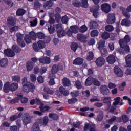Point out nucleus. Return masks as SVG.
Masks as SVG:
<instances>
[{
    "instance_id": "44",
    "label": "nucleus",
    "mask_w": 131,
    "mask_h": 131,
    "mask_svg": "<svg viewBox=\"0 0 131 131\" xmlns=\"http://www.w3.org/2000/svg\"><path fill=\"white\" fill-rule=\"evenodd\" d=\"M79 31L81 33H84V32L88 31V27L85 25L81 26L79 28Z\"/></svg>"
},
{
    "instance_id": "23",
    "label": "nucleus",
    "mask_w": 131,
    "mask_h": 131,
    "mask_svg": "<svg viewBox=\"0 0 131 131\" xmlns=\"http://www.w3.org/2000/svg\"><path fill=\"white\" fill-rule=\"evenodd\" d=\"M8 64H9V61L7 58H3L0 60L1 67H7Z\"/></svg>"
},
{
    "instance_id": "31",
    "label": "nucleus",
    "mask_w": 131,
    "mask_h": 131,
    "mask_svg": "<svg viewBox=\"0 0 131 131\" xmlns=\"http://www.w3.org/2000/svg\"><path fill=\"white\" fill-rule=\"evenodd\" d=\"M65 35H66V31H65L63 29L57 31V36L58 37H63V36H65Z\"/></svg>"
},
{
    "instance_id": "51",
    "label": "nucleus",
    "mask_w": 131,
    "mask_h": 131,
    "mask_svg": "<svg viewBox=\"0 0 131 131\" xmlns=\"http://www.w3.org/2000/svg\"><path fill=\"white\" fill-rule=\"evenodd\" d=\"M94 59V53L92 52H90L87 56L88 61H92Z\"/></svg>"
},
{
    "instance_id": "41",
    "label": "nucleus",
    "mask_w": 131,
    "mask_h": 131,
    "mask_svg": "<svg viewBox=\"0 0 131 131\" xmlns=\"http://www.w3.org/2000/svg\"><path fill=\"white\" fill-rule=\"evenodd\" d=\"M31 131H39V125L38 122H35L33 124Z\"/></svg>"
},
{
    "instance_id": "63",
    "label": "nucleus",
    "mask_w": 131,
    "mask_h": 131,
    "mask_svg": "<svg viewBox=\"0 0 131 131\" xmlns=\"http://www.w3.org/2000/svg\"><path fill=\"white\" fill-rule=\"evenodd\" d=\"M30 79L32 82H35L36 81V76L34 74H31L30 76Z\"/></svg>"
},
{
    "instance_id": "30",
    "label": "nucleus",
    "mask_w": 131,
    "mask_h": 131,
    "mask_svg": "<svg viewBox=\"0 0 131 131\" xmlns=\"http://www.w3.org/2000/svg\"><path fill=\"white\" fill-rule=\"evenodd\" d=\"M59 92L61 94L63 95V96H68V95H69L68 91L66 90L65 88L62 86L59 88Z\"/></svg>"
},
{
    "instance_id": "7",
    "label": "nucleus",
    "mask_w": 131,
    "mask_h": 131,
    "mask_svg": "<svg viewBox=\"0 0 131 131\" xmlns=\"http://www.w3.org/2000/svg\"><path fill=\"white\" fill-rule=\"evenodd\" d=\"M114 54H111L109 55L107 58H106V61L108 64H114L116 62V56H115V54L116 53L114 52Z\"/></svg>"
},
{
    "instance_id": "57",
    "label": "nucleus",
    "mask_w": 131,
    "mask_h": 131,
    "mask_svg": "<svg viewBox=\"0 0 131 131\" xmlns=\"http://www.w3.org/2000/svg\"><path fill=\"white\" fill-rule=\"evenodd\" d=\"M35 103H37V104H39V103H40V100L38 98H36L35 99H32L30 101V104L31 105H34Z\"/></svg>"
},
{
    "instance_id": "37",
    "label": "nucleus",
    "mask_w": 131,
    "mask_h": 131,
    "mask_svg": "<svg viewBox=\"0 0 131 131\" xmlns=\"http://www.w3.org/2000/svg\"><path fill=\"white\" fill-rule=\"evenodd\" d=\"M24 38L26 43H27L28 45L29 43H31L32 39L31 38L30 36L28 34L26 35Z\"/></svg>"
},
{
    "instance_id": "18",
    "label": "nucleus",
    "mask_w": 131,
    "mask_h": 131,
    "mask_svg": "<svg viewBox=\"0 0 131 131\" xmlns=\"http://www.w3.org/2000/svg\"><path fill=\"white\" fill-rule=\"evenodd\" d=\"M4 54L6 56H7V57H14V56H15V52L10 49L4 50Z\"/></svg>"
},
{
    "instance_id": "56",
    "label": "nucleus",
    "mask_w": 131,
    "mask_h": 131,
    "mask_svg": "<svg viewBox=\"0 0 131 131\" xmlns=\"http://www.w3.org/2000/svg\"><path fill=\"white\" fill-rule=\"evenodd\" d=\"M76 88L78 89V90H80L82 88V83H81L79 81H76L75 83Z\"/></svg>"
},
{
    "instance_id": "61",
    "label": "nucleus",
    "mask_w": 131,
    "mask_h": 131,
    "mask_svg": "<svg viewBox=\"0 0 131 131\" xmlns=\"http://www.w3.org/2000/svg\"><path fill=\"white\" fill-rule=\"evenodd\" d=\"M101 54L102 56H103L104 57H106L107 55H108V50L106 49H102L101 50Z\"/></svg>"
},
{
    "instance_id": "35",
    "label": "nucleus",
    "mask_w": 131,
    "mask_h": 131,
    "mask_svg": "<svg viewBox=\"0 0 131 131\" xmlns=\"http://www.w3.org/2000/svg\"><path fill=\"white\" fill-rule=\"evenodd\" d=\"M28 35H29L30 37H31V39H33V40H36V38H37V34L34 31L30 32Z\"/></svg>"
},
{
    "instance_id": "15",
    "label": "nucleus",
    "mask_w": 131,
    "mask_h": 131,
    "mask_svg": "<svg viewBox=\"0 0 131 131\" xmlns=\"http://www.w3.org/2000/svg\"><path fill=\"white\" fill-rule=\"evenodd\" d=\"M111 8L110 5L107 3L103 4L101 5V9L105 13H109L111 11Z\"/></svg>"
},
{
    "instance_id": "13",
    "label": "nucleus",
    "mask_w": 131,
    "mask_h": 131,
    "mask_svg": "<svg viewBox=\"0 0 131 131\" xmlns=\"http://www.w3.org/2000/svg\"><path fill=\"white\" fill-rule=\"evenodd\" d=\"M7 24L9 27L14 26L16 24V18L11 16L7 18Z\"/></svg>"
},
{
    "instance_id": "59",
    "label": "nucleus",
    "mask_w": 131,
    "mask_h": 131,
    "mask_svg": "<svg viewBox=\"0 0 131 131\" xmlns=\"http://www.w3.org/2000/svg\"><path fill=\"white\" fill-rule=\"evenodd\" d=\"M12 50L16 52V53H19L20 52L21 49L19 48L17 45H13L12 47Z\"/></svg>"
},
{
    "instance_id": "45",
    "label": "nucleus",
    "mask_w": 131,
    "mask_h": 131,
    "mask_svg": "<svg viewBox=\"0 0 131 131\" xmlns=\"http://www.w3.org/2000/svg\"><path fill=\"white\" fill-rule=\"evenodd\" d=\"M50 24H54L55 23V19H54V13H50V19L49 20Z\"/></svg>"
},
{
    "instance_id": "9",
    "label": "nucleus",
    "mask_w": 131,
    "mask_h": 131,
    "mask_svg": "<svg viewBox=\"0 0 131 131\" xmlns=\"http://www.w3.org/2000/svg\"><path fill=\"white\" fill-rule=\"evenodd\" d=\"M100 92L103 96H106V95H108L110 93L108 86L106 85H103L100 86Z\"/></svg>"
},
{
    "instance_id": "54",
    "label": "nucleus",
    "mask_w": 131,
    "mask_h": 131,
    "mask_svg": "<svg viewBox=\"0 0 131 131\" xmlns=\"http://www.w3.org/2000/svg\"><path fill=\"white\" fill-rule=\"evenodd\" d=\"M73 6H74L75 7H80L81 4L80 3V2H79V1L78 0H73Z\"/></svg>"
},
{
    "instance_id": "25",
    "label": "nucleus",
    "mask_w": 131,
    "mask_h": 131,
    "mask_svg": "<svg viewBox=\"0 0 131 131\" xmlns=\"http://www.w3.org/2000/svg\"><path fill=\"white\" fill-rule=\"evenodd\" d=\"M126 67H131V54H128L125 57Z\"/></svg>"
},
{
    "instance_id": "46",
    "label": "nucleus",
    "mask_w": 131,
    "mask_h": 131,
    "mask_svg": "<svg viewBox=\"0 0 131 131\" xmlns=\"http://www.w3.org/2000/svg\"><path fill=\"white\" fill-rule=\"evenodd\" d=\"M90 34L92 37H96V36L99 35V31L97 30H93L91 31Z\"/></svg>"
},
{
    "instance_id": "20",
    "label": "nucleus",
    "mask_w": 131,
    "mask_h": 131,
    "mask_svg": "<svg viewBox=\"0 0 131 131\" xmlns=\"http://www.w3.org/2000/svg\"><path fill=\"white\" fill-rule=\"evenodd\" d=\"M82 63H83V59L80 57L76 58L73 61V64L74 65H81Z\"/></svg>"
},
{
    "instance_id": "19",
    "label": "nucleus",
    "mask_w": 131,
    "mask_h": 131,
    "mask_svg": "<svg viewBox=\"0 0 131 131\" xmlns=\"http://www.w3.org/2000/svg\"><path fill=\"white\" fill-rule=\"evenodd\" d=\"M97 66H103L105 64V59L103 57H99L96 60Z\"/></svg>"
},
{
    "instance_id": "6",
    "label": "nucleus",
    "mask_w": 131,
    "mask_h": 131,
    "mask_svg": "<svg viewBox=\"0 0 131 131\" xmlns=\"http://www.w3.org/2000/svg\"><path fill=\"white\" fill-rule=\"evenodd\" d=\"M23 121L25 125H27L31 122V118L28 113H25L23 117Z\"/></svg>"
},
{
    "instance_id": "34",
    "label": "nucleus",
    "mask_w": 131,
    "mask_h": 131,
    "mask_svg": "<svg viewBox=\"0 0 131 131\" xmlns=\"http://www.w3.org/2000/svg\"><path fill=\"white\" fill-rule=\"evenodd\" d=\"M17 97H18L19 99H21V102L23 104H25V103H27V102H28V99H27V98H22L23 97L22 94H17Z\"/></svg>"
},
{
    "instance_id": "2",
    "label": "nucleus",
    "mask_w": 131,
    "mask_h": 131,
    "mask_svg": "<svg viewBox=\"0 0 131 131\" xmlns=\"http://www.w3.org/2000/svg\"><path fill=\"white\" fill-rule=\"evenodd\" d=\"M18 89V83H13L11 84L10 82H7L5 83L3 90L5 93H9V91L11 92H15Z\"/></svg>"
},
{
    "instance_id": "50",
    "label": "nucleus",
    "mask_w": 131,
    "mask_h": 131,
    "mask_svg": "<svg viewBox=\"0 0 131 131\" xmlns=\"http://www.w3.org/2000/svg\"><path fill=\"white\" fill-rule=\"evenodd\" d=\"M71 48L73 52H76V50L78 48V45L76 43H73L71 45Z\"/></svg>"
},
{
    "instance_id": "55",
    "label": "nucleus",
    "mask_w": 131,
    "mask_h": 131,
    "mask_svg": "<svg viewBox=\"0 0 131 131\" xmlns=\"http://www.w3.org/2000/svg\"><path fill=\"white\" fill-rule=\"evenodd\" d=\"M48 31H49L50 34L54 33V32H55V27L54 26H52V25H50L48 26Z\"/></svg>"
},
{
    "instance_id": "42",
    "label": "nucleus",
    "mask_w": 131,
    "mask_h": 131,
    "mask_svg": "<svg viewBox=\"0 0 131 131\" xmlns=\"http://www.w3.org/2000/svg\"><path fill=\"white\" fill-rule=\"evenodd\" d=\"M89 26L91 29L96 28V27H98V23H97L96 21H91L89 24Z\"/></svg>"
},
{
    "instance_id": "26",
    "label": "nucleus",
    "mask_w": 131,
    "mask_h": 131,
    "mask_svg": "<svg viewBox=\"0 0 131 131\" xmlns=\"http://www.w3.org/2000/svg\"><path fill=\"white\" fill-rule=\"evenodd\" d=\"M22 113H19L18 114L12 115L10 117V121H14V120H16L17 118H20V117L22 116Z\"/></svg>"
},
{
    "instance_id": "40",
    "label": "nucleus",
    "mask_w": 131,
    "mask_h": 131,
    "mask_svg": "<svg viewBox=\"0 0 131 131\" xmlns=\"http://www.w3.org/2000/svg\"><path fill=\"white\" fill-rule=\"evenodd\" d=\"M26 12V11H25V10L19 9L17 11L16 15L17 16H23V15H24Z\"/></svg>"
},
{
    "instance_id": "17",
    "label": "nucleus",
    "mask_w": 131,
    "mask_h": 131,
    "mask_svg": "<svg viewBox=\"0 0 131 131\" xmlns=\"http://www.w3.org/2000/svg\"><path fill=\"white\" fill-rule=\"evenodd\" d=\"M37 104L38 105H40V106L39 107V108H40V111L41 112H43V113H45L46 111H49V110H50V106L48 105H46L43 107V103H41V102H40V103Z\"/></svg>"
},
{
    "instance_id": "64",
    "label": "nucleus",
    "mask_w": 131,
    "mask_h": 131,
    "mask_svg": "<svg viewBox=\"0 0 131 131\" xmlns=\"http://www.w3.org/2000/svg\"><path fill=\"white\" fill-rule=\"evenodd\" d=\"M37 36L40 39H43V38H45V34L43 33H42V32H38V33H37Z\"/></svg>"
},
{
    "instance_id": "43",
    "label": "nucleus",
    "mask_w": 131,
    "mask_h": 131,
    "mask_svg": "<svg viewBox=\"0 0 131 131\" xmlns=\"http://www.w3.org/2000/svg\"><path fill=\"white\" fill-rule=\"evenodd\" d=\"M12 79L13 81H15V82H20L21 79L20 78V76L19 75H14L12 77Z\"/></svg>"
},
{
    "instance_id": "27",
    "label": "nucleus",
    "mask_w": 131,
    "mask_h": 131,
    "mask_svg": "<svg viewBox=\"0 0 131 131\" xmlns=\"http://www.w3.org/2000/svg\"><path fill=\"white\" fill-rule=\"evenodd\" d=\"M94 82V78L92 77H89L86 79L85 82V85L87 86H90V85H92Z\"/></svg>"
},
{
    "instance_id": "16",
    "label": "nucleus",
    "mask_w": 131,
    "mask_h": 131,
    "mask_svg": "<svg viewBox=\"0 0 131 131\" xmlns=\"http://www.w3.org/2000/svg\"><path fill=\"white\" fill-rule=\"evenodd\" d=\"M115 22V15L114 14H109L107 20L108 24H113Z\"/></svg>"
},
{
    "instance_id": "12",
    "label": "nucleus",
    "mask_w": 131,
    "mask_h": 131,
    "mask_svg": "<svg viewBox=\"0 0 131 131\" xmlns=\"http://www.w3.org/2000/svg\"><path fill=\"white\" fill-rule=\"evenodd\" d=\"M38 122L41 125H42V126H47L48 123H49V117L48 116H45L43 119L40 118Z\"/></svg>"
},
{
    "instance_id": "14",
    "label": "nucleus",
    "mask_w": 131,
    "mask_h": 131,
    "mask_svg": "<svg viewBox=\"0 0 131 131\" xmlns=\"http://www.w3.org/2000/svg\"><path fill=\"white\" fill-rule=\"evenodd\" d=\"M22 84L23 86H24L25 85H30L31 86V89H35V86H34V85L32 84L31 82H28L27 80V78L26 77H25L22 79Z\"/></svg>"
},
{
    "instance_id": "36",
    "label": "nucleus",
    "mask_w": 131,
    "mask_h": 131,
    "mask_svg": "<svg viewBox=\"0 0 131 131\" xmlns=\"http://www.w3.org/2000/svg\"><path fill=\"white\" fill-rule=\"evenodd\" d=\"M121 24L124 26H130L131 22L129 19H123L122 20Z\"/></svg>"
},
{
    "instance_id": "4",
    "label": "nucleus",
    "mask_w": 131,
    "mask_h": 131,
    "mask_svg": "<svg viewBox=\"0 0 131 131\" xmlns=\"http://www.w3.org/2000/svg\"><path fill=\"white\" fill-rule=\"evenodd\" d=\"M121 98L119 97H116L114 99V102L113 103V106H111L110 112L113 113L116 109V106L117 105H120V106H122L123 105V102L122 101L120 102Z\"/></svg>"
},
{
    "instance_id": "38",
    "label": "nucleus",
    "mask_w": 131,
    "mask_h": 131,
    "mask_svg": "<svg viewBox=\"0 0 131 131\" xmlns=\"http://www.w3.org/2000/svg\"><path fill=\"white\" fill-rule=\"evenodd\" d=\"M53 6V2L51 0L49 1H47L43 5L44 8H46V9H49V8H51Z\"/></svg>"
},
{
    "instance_id": "28",
    "label": "nucleus",
    "mask_w": 131,
    "mask_h": 131,
    "mask_svg": "<svg viewBox=\"0 0 131 131\" xmlns=\"http://www.w3.org/2000/svg\"><path fill=\"white\" fill-rule=\"evenodd\" d=\"M58 71H59V66L57 64H54L52 66L51 70L52 73L50 74H52V75H53V74L55 75V74L57 73Z\"/></svg>"
},
{
    "instance_id": "8",
    "label": "nucleus",
    "mask_w": 131,
    "mask_h": 131,
    "mask_svg": "<svg viewBox=\"0 0 131 131\" xmlns=\"http://www.w3.org/2000/svg\"><path fill=\"white\" fill-rule=\"evenodd\" d=\"M114 72L115 74L119 77H122L123 76V71L119 67L115 66L114 68Z\"/></svg>"
},
{
    "instance_id": "49",
    "label": "nucleus",
    "mask_w": 131,
    "mask_h": 131,
    "mask_svg": "<svg viewBox=\"0 0 131 131\" xmlns=\"http://www.w3.org/2000/svg\"><path fill=\"white\" fill-rule=\"evenodd\" d=\"M49 117H50V118H52V119H54V120H57V119L59 118L58 115L54 113L50 114L49 115Z\"/></svg>"
},
{
    "instance_id": "58",
    "label": "nucleus",
    "mask_w": 131,
    "mask_h": 131,
    "mask_svg": "<svg viewBox=\"0 0 131 131\" xmlns=\"http://www.w3.org/2000/svg\"><path fill=\"white\" fill-rule=\"evenodd\" d=\"M117 119V118L115 116H114L111 118V119L107 121L108 123H110V124H112V123H114V122H115V121Z\"/></svg>"
},
{
    "instance_id": "39",
    "label": "nucleus",
    "mask_w": 131,
    "mask_h": 131,
    "mask_svg": "<svg viewBox=\"0 0 131 131\" xmlns=\"http://www.w3.org/2000/svg\"><path fill=\"white\" fill-rule=\"evenodd\" d=\"M38 47L41 49H45L46 48V43L42 40H39L37 42Z\"/></svg>"
},
{
    "instance_id": "29",
    "label": "nucleus",
    "mask_w": 131,
    "mask_h": 131,
    "mask_svg": "<svg viewBox=\"0 0 131 131\" xmlns=\"http://www.w3.org/2000/svg\"><path fill=\"white\" fill-rule=\"evenodd\" d=\"M49 78H50V80L49 81V85H54L55 84V80H54V78H56V76L55 75L52 74H50Z\"/></svg>"
},
{
    "instance_id": "11",
    "label": "nucleus",
    "mask_w": 131,
    "mask_h": 131,
    "mask_svg": "<svg viewBox=\"0 0 131 131\" xmlns=\"http://www.w3.org/2000/svg\"><path fill=\"white\" fill-rule=\"evenodd\" d=\"M39 61L41 64H42V65L51 63V58L47 56L40 58Z\"/></svg>"
},
{
    "instance_id": "47",
    "label": "nucleus",
    "mask_w": 131,
    "mask_h": 131,
    "mask_svg": "<svg viewBox=\"0 0 131 131\" xmlns=\"http://www.w3.org/2000/svg\"><path fill=\"white\" fill-rule=\"evenodd\" d=\"M105 30L108 32H111V31H113L114 30V27L110 25H107L105 26Z\"/></svg>"
},
{
    "instance_id": "53",
    "label": "nucleus",
    "mask_w": 131,
    "mask_h": 131,
    "mask_svg": "<svg viewBox=\"0 0 131 131\" xmlns=\"http://www.w3.org/2000/svg\"><path fill=\"white\" fill-rule=\"evenodd\" d=\"M105 47V41L100 40L98 43V49L101 50V49L104 48Z\"/></svg>"
},
{
    "instance_id": "22",
    "label": "nucleus",
    "mask_w": 131,
    "mask_h": 131,
    "mask_svg": "<svg viewBox=\"0 0 131 131\" xmlns=\"http://www.w3.org/2000/svg\"><path fill=\"white\" fill-rule=\"evenodd\" d=\"M34 66V63L31 61H28L26 64V68L27 71H31L33 69V67Z\"/></svg>"
},
{
    "instance_id": "60",
    "label": "nucleus",
    "mask_w": 131,
    "mask_h": 131,
    "mask_svg": "<svg viewBox=\"0 0 131 131\" xmlns=\"http://www.w3.org/2000/svg\"><path fill=\"white\" fill-rule=\"evenodd\" d=\"M37 25V18H35L33 21H30L31 27H35Z\"/></svg>"
},
{
    "instance_id": "48",
    "label": "nucleus",
    "mask_w": 131,
    "mask_h": 131,
    "mask_svg": "<svg viewBox=\"0 0 131 131\" xmlns=\"http://www.w3.org/2000/svg\"><path fill=\"white\" fill-rule=\"evenodd\" d=\"M34 8L36 10L39 9L41 7V4L38 1H35L34 3Z\"/></svg>"
},
{
    "instance_id": "10",
    "label": "nucleus",
    "mask_w": 131,
    "mask_h": 131,
    "mask_svg": "<svg viewBox=\"0 0 131 131\" xmlns=\"http://www.w3.org/2000/svg\"><path fill=\"white\" fill-rule=\"evenodd\" d=\"M102 101L103 103H107L106 105L107 107H106V110L110 111L111 109V97H104L102 98Z\"/></svg>"
},
{
    "instance_id": "62",
    "label": "nucleus",
    "mask_w": 131,
    "mask_h": 131,
    "mask_svg": "<svg viewBox=\"0 0 131 131\" xmlns=\"http://www.w3.org/2000/svg\"><path fill=\"white\" fill-rule=\"evenodd\" d=\"M81 6L83 8H88V7H89L88 0H82Z\"/></svg>"
},
{
    "instance_id": "33",
    "label": "nucleus",
    "mask_w": 131,
    "mask_h": 131,
    "mask_svg": "<svg viewBox=\"0 0 131 131\" xmlns=\"http://www.w3.org/2000/svg\"><path fill=\"white\" fill-rule=\"evenodd\" d=\"M23 90L26 93H29V90H31V92H33L32 90H34V89H32L31 86L30 85H26L25 86H23Z\"/></svg>"
},
{
    "instance_id": "1",
    "label": "nucleus",
    "mask_w": 131,
    "mask_h": 131,
    "mask_svg": "<svg viewBox=\"0 0 131 131\" xmlns=\"http://www.w3.org/2000/svg\"><path fill=\"white\" fill-rule=\"evenodd\" d=\"M130 41V37L128 35H126L124 39H121L119 40V45L120 48H117L116 51L119 53L120 55H125L128 54L130 52V48L128 45H126L127 42Z\"/></svg>"
},
{
    "instance_id": "3",
    "label": "nucleus",
    "mask_w": 131,
    "mask_h": 131,
    "mask_svg": "<svg viewBox=\"0 0 131 131\" xmlns=\"http://www.w3.org/2000/svg\"><path fill=\"white\" fill-rule=\"evenodd\" d=\"M94 4L96 5L90 8V11L93 13V16L95 18H97L99 15V9H100V6L98 5L100 3V0H92Z\"/></svg>"
},
{
    "instance_id": "52",
    "label": "nucleus",
    "mask_w": 131,
    "mask_h": 131,
    "mask_svg": "<svg viewBox=\"0 0 131 131\" xmlns=\"http://www.w3.org/2000/svg\"><path fill=\"white\" fill-rule=\"evenodd\" d=\"M101 37L103 39H108V38L110 37V34L107 32H104L102 34Z\"/></svg>"
},
{
    "instance_id": "21",
    "label": "nucleus",
    "mask_w": 131,
    "mask_h": 131,
    "mask_svg": "<svg viewBox=\"0 0 131 131\" xmlns=\"http://www.w3.org/2000/svg\"><path fill=\"white\" fill-rule=\"evenodd\" d=\"M77 38L81 42H86V37L81 34H78L77 36Z\"/></svg>"
},
{
    "instance_id": "24",
    "label": "nucleus",
    "mask_w": 131,
    "mask_h": 131,
    "mask_svg": "<svg viewBox=\"0 0 131 131\" xmlns=\"http://www.w3.org/2000/svg\"><path fill=\"white\" fill-rule=\"evenodd\" d=\"M62 81L63 86H70L71 85L70 80L66 77L63 78Z\"/></svg>"
},
{
    "instance_id": "5",
    "label": "nucleus",
    "mask_w": 131,
    "mask_h": 131,
    "mask_svg": "<svg viewBox=\"0 0 131 131\" xmlns=\"http://www.w3.org/2000/svg\"><path fill=\"white\" fill-rule=\"evenodd\" d=\"M17 36V42L18 45L21 47V48H24L25 47V42H24V40H23V37H24V35L21 34L20 33H17L16 34Z\"/></svg>"
},
{
    "instance_id": "32",
    "label": "nucleus",
    "mask_w": 131,
    "mask_h": 131,
    "mask_svg": "<svg viewBox=\"0 0 131 131\" xmlns=\"http://www.w3.org/2000/svg\"><path fill=\"white\" fill-rule=\"evenodd\" d=\"M70 28L73 33H74L75 34H76V33H77L79 30V27H78V26L76 25L71 26L70 27Z\"/></svg>"
}]
</instances>
